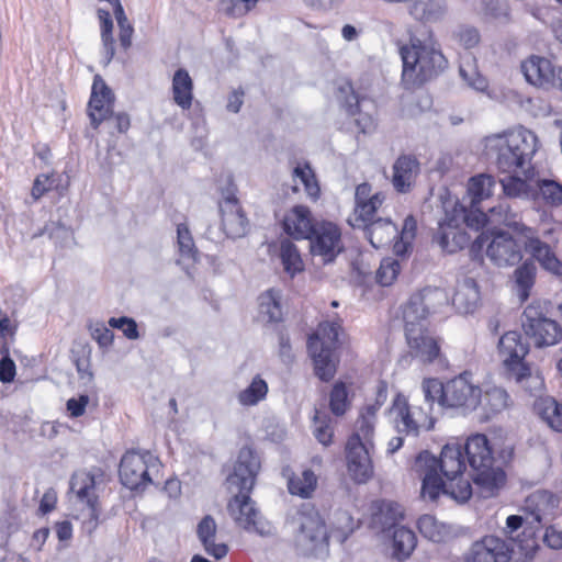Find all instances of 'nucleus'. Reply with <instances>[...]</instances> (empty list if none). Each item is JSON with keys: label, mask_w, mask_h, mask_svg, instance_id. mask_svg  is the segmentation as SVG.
Segmentation results:
<instances>
[{"label": "nucleus", "mask_w": 562, "mask_h": 562, "mask_svg": "<svg viewBox=\"0 0 562 562\" xmlns=\"http://www.w3.org/2000/svg\"><path fill=\"white\" fill-rule=\"evenodd\" d=\"M279 257L285 273L291 278L304 270V262L296 245L289 238H282L279 245Z\"/></svg>", "instance_id": "nucleus-42"}, {"label": "nucleus", "mask_w": 562, "mask_h": 562, "mask_svg": "<svg viewBox=\"0 0 562 562\" xmlns=\"http://www.w3.org/2000/svg\"><path fill=\"white\" fill-rule=\"evenodd\" d=\"M296 549L303 555L325 557L328 553V532L324 519L310 504L302 505L290 521Z\"/></svg>", "instance_id": "nucleus-7"}, {"label": "nucleus", "mask_w": 562, "mask_h": 562, "mask_svg": "<svg viewBox=\"0 0 562 562\" xmlns=\"http://www.w3.org/2000/svg\"><path fill=\"white\" fill-rule=\"evenodd\" d=\"M47 234L48 237L59 247H69L74 243V232L70 225L58 221H50L43 231L34 234V238Z\"/></svg>", "instance_id": "nucleus-46"}, {"label": "nucleus", "mask_w": 562, "mask_h": 562, "mask_svg": "<svg viewBox=\"0 0 562 562\" xmlns=\"http://www.w3.org/2000/svg\"><path fill=\"white\" fill-rule=\"evenodd\" d=\"M463 450L470 467L475 472L471 479L480 490L481 496L484 498L493 496L504 483L505 473L501 469L493 468V451L487 437L483 434L470 436Z\"/></svg>", "instance_id": "nucleus-6"}, {"label": "nucleus", "mask_w": 562, "mask_h": 562, "mask_svg": "<svg viewBox=\"0 0 562 562\" xmlns=\"http://www.w3.org/2000/svg\"><path fill=\"white\" fill-rule=\"evenodd\" d=\"M495 179L492 175L480 173L469 179L467 184V195L469 206L476 207L484 200L492 196L495 188Z\"/></svg>", "instance_id": "nucleus-34"}, {"label": "nucleus", "mask_w": 562, "mask_h": 562, "mask_svg": "<svg viewBox=\"0 0 562 562\" xmlns=\"http://www.w3.org/2000/svg\"><path fill=\"white\" fill-rule=\"evenodd\" d=\"M403 518L402 506L393 501L379 499L370 506V527L376 532H383L395 526Z\"/></svg>", "instance_id": "nucleus-22"}, {"label": "nucleus", "mask_w": 562, "mask_h": 562, "mask_svg": "<svg viewBox=\"0 0 562 562\" xmlns=\"http://www.w3.org/2000/svg\"><path fill=\"white\" fill-rule=\"evenodd\" d=\"M261 467L258 454L249 447L239 450L237 460L226 477V488L234 496L227 512L235 524L248 532L269 533V526L249 497Z\"/></svg>", "instance_id": "nucleus-3"}, {"label": "nucleus", "mask_w": 562, "mask_h": 562, "mask_svg": "<svg viewBox=\"0 0 562 562\" xmlns=\"http://www.w3.org/2000/svg\"><path fill=\"white\" fill-rule=\"evenodd\" d=\"M488 213L491 223L503 224L514 229L522 237L526 235V233H530L531 227L526 226L521 222L519 213L513 211L510 205L506 202H499L496 206L490 207Z\"/></svg>", "instance_id": "nucleus-35"}, {"label": "nucleus", "mask_w": 562, "mask_h": 562, "mask_svg": "<svg viewBox=\"0 0 562 562\" xmlns=\"http://www.w3.org/2000/svg\"><path fill=\"white\" fill-rule=\"evenodd\" d=\"M515 380L521 384V386L529 392L540 391L543 386V380L539 373L533 374L530 368L526 366H519L518 370L513 372Z\"/></svg>", "instance_id": "nucleus-61"}, {"label": "nucleus", "mask_w": 562, "mask_h": 562, "mask_svg": "<svg viewBox=\"0 0 562 562\" xmlns=\"http://www.w3.org/2000/svg\"><path fill=\"white\" fill-rule=\"evenodd\" d=\"M390 414L400 435L417 437L422 431L434 428L435 420L428 409L418 405H409L407 398L402 394H397L393 400Z\"/></svg>", "instance_id": "nucleus-10"}, {"label": "nucleus", "mask_w": 562, "mask_h": 562, "mask_svg": "<svg viewBox=\"0 0 562 562\" xmlns=\"http://www.w3.org/2000/svg\"><path fill=\"white\" fill-rule=\"evenodd\" d=\"M70 490L81 505L99 502L94 476L88 472L75 473L70 480Z\"/></svg>", "instance_id": "nucleus-39"}, {"label": "nucleus", "mask_w": 562, "mask_h": 562, "mask_svg": "<svg viewBox=\"0 0 562 562\" xmlns=\"http://www.w3.org/2000/svg\"><path fill=\"white\" fill-rule=\"evenodd\" d=\"M521 173H508L507 177L501 179L503 192L508 198L530 199L536 198V190L524 179Z\"/></svg>", "instance_id": "nucleus-45"}, {"label": "nucleus", "mask_w": 562, "mask_h": 562, "mask_svg": "<svg viewBox=\"0 0 562 562\" xmlns=\"http://www.w3.org/2000/svg\"><path fill=\"white\" fill-rule=\"evenodd\" d=\"M81 529L88 536H91L100 524L101 508L99 502L95 504H83L81 505Z\"/></svg>", "instance_id": "nucleus-58"}, {"label": "nucleus", "mask_w": 562, "mask_h": 562, "mask_svg": "<svg viewBox=\"0 0 562 562\" xmlns=\"http://www.w3.org/2000/svg\"><path fill=\"white\" fill-rule=\"evenodd\" d=\"M529 352V345L524 341L521 335L516 330L505 333L498 340V353L504 366L512 372L518 370Z\"/></svg>", "instance_id": "nucleus-21"}, {"label": "nucleus", "mask_w": 562, "mask_h": 562, "mask_svg": "<svg viewBox=\"0 0 562 562\" xmlns=\"http://www.w3.org/2000/svg\"><path fill=\"white\" fill-rule=\"evenodd\" d=\"M217 524L211 515H206L198 524L196 535L207 554L220 560L227 554L225 543H215Z\"/></svg>", "instance_id": "nucleus-30"}, {"label": "nucleus", "mask_w": 562, "mask_h": 562, "mask_svg": "<svg viewBox=\"0 0 562 562\" xmlns=\"http://www.w3.org/2000/svg\"><path fill=\"white\" fill-rule=\"evenodd\" d=\"M292 178L294 182L300 180L308 198L316 200L319 196L321 189L315 173L308 164H297L293 169Z\"/></svg>", "instance_id": "nucleus-50"}, {"label": "nucleus", "mask_w": 562, "mask_h": 562, "mask_svg": "<svg viewBox=\"0 0 562 562\" xmlns=\"http://www.w3.org/2000/svg\"><path fill=\"white\" fill-rule=\"evenodd\" d=\"M158 459L149 451H127L121 459L120 479L131 490L151 483L150 471L157 470Z\"/></svg>", "instance_id": "nucleus-12"}, {"label": "nucleus", "mask_w": 562, "mask_h": 562, "mask_svg": "<svg viewBox=\"0 0 562 562\" xmlns=\"http://www.w3.org/2000/svg\"><path fill=\"white\" fill-rule=\"evenodd\" d=\"M549 306L547 301H532L521 315L524 333L538 348L554 346L562 339L561 326L548 316Z\"/></svg>", "instance_id": "nucleus-8"}, {"label": "nucleus", "mask_w": 562, "mask_h": 562, "mask_svg": "<svg viewBox=\"0 0 562 562\" xmlns=\"http://www.w3.org/2000/svg\"><path fill=\"white\" fill-rule=\"evenodd\" d=\"M310 240L311 254L323 263L333 262L344 250L340 228L333 222L321 221L313 229Z\"/></svg>", "instance_id": "nucleus-13"}, {"label": "nucleus", "mask_w": 562, "mask_h": 562, "mask_svg": "<svg viewBox=\"0 0 562 562\" xmlns=\"http://www.w3.org/2000/svg\"><path fill=\"white\" fill-rule=\"evenodd\" d=\"M524 522H526V517L524 518L518 515L508 516L506 519L505 532L510 540V542H508L509 544L514 547V543H516L521 551L527 553L536 547V541L533 539L536 530L530 529V527L525 528L522 533L526 535L528 532V536L526 539H519L518 530L522 527Z\"/></svg>", "instance_id": "nucleus-40"}, {"label": "nucleus", "mask_w": 562, "mask_h": 562, "mask_svg": "<svg viewBox=\"0 0 562 562\" xmlns=\"http://www.w3.org/2000/svg\"><path fill=\"white\" fill-rule=\"evenodd\" d=\"M419 173V162L411 155L400 156L393 165L392 183L397 192L409 191Z\"/></svg>", "instance_id": "nucleus-28"}, {"label": "nucleus", "mask_w": 562, "mask_h": 562, "mask_svg": "<svg viewBox=\"0 0 562 562\" xmlns=\"http://www.w3.org/2000/svg\"><path fill=\"white\" fill-rule=\"evenodd\" d=\"M538 138L531 131L518 127L484 138L486 157L504 173H521L528 177L531 160L537 151Z\"/></svg>", "instance_id": "nucleus-4"}, {"label": "nucleus", "mask_w": 562, "mask_h": 562, "mask_svg": "<svg viewBox=\"0 0 562 562\" xmlns=\"http://www.w3.org/2000/svg\"><path fill=\"white\" fill-rule=\"evenodd\" d=\"M317 223L311 210L302 204L286 210L281 218L283 232L295 240H306L311 237Z\"/></svg>", "instance_id": "nucleus-17"}, {"label": "nucleus", "mask_w": 562, "mask_h": 562, "mask_svg": "<svg viewBox=\"0 0 562 562\" xmlns=\"http://www.w3.org/2000/svg\"><path fill=\"white\" fill-rule=\"evenodd\" d=\"M282 293L277 289H269L258 297V317L265 323H279L283 318L281 306Z\"/></svg>", "instance_id": "nucleus-33"}, {"label": "nucleus", "mask_w": 562, "mask_h": 562, "mask_svg": "<svg viewBox=\"0 0 562 562\" xmlns=\"http://www.w3.org/2000/svg\"><path fill=\"white\" fill-rule=\"evenodd\" d=\"M387 398V389L384 382H381L376 389V395L372 403H367L359 413L355 425V432L358 440L371 443L374 436V428L378 419V412L384 405Z\"/></svg>", "instance_id": "nucleus-18"}, {"label": "nucleus", "mask_w": 562, "mask_h": 562, "mask_svg": "<svg viewBox=\"0 0 562 562\" xmlns=\"http://www.w3.org/2000/svg\"><path fill=\"white\" fill-rule=\"evenodd\" d=\"M341 92L350 91V94L346 98L344 106L350 116L355 117V124L361 133H371L375 128V121L373 116L368 112L369 109L373 108L371 101L366 99L359 100L350 86L340 89Z\"/></svg>", "instance_id": "nucleus-25"}, {"label": "nucleus", "mask_w": 562, "mask_h": 562, "mask_svg": "<svg viewBox=\"0 0 562 562\" xmlns=\"http://www.w3.org/2000/svg\"><path fill=\"white\" fill-rule=\"evenodd\" d=\"M317 486V476L312 470H304L301 474L293 475L288 482L289 492L302 498L312 496Z\"/></svg>", "instance_id": "nucleus-47"}, {"label": "nucleus", "mask_w": 562, "mask_h": 562, "mask_svg": "<svg viewBox=\"0 0 562 562\" xmlns=\"http://www.w3.org/2000/svg\"><path fill=\"white\" fill-rule=\"evenodd\" d=\"M172 99L175 103L183 110L192 105L193 100V80L189 72L180 68L172 77Z\"/></svg>", "instance_id": "nucleus-37"}, {"label": "nucleus", "mask_w": 562, "mask_h": 562, "mask_svg": "<svg viewBox=\"0 0 562 562\" xmlns=\"http://www.w3.org/2000/svg\"><path fill=\"white\" fill-rule=\"evenodd\" d=\"M177 237L180 255L183 258L195 261L198 251L194 247L193 238L186 225H178Z\"/></svg>", "instance_id": "nucleus-63"}, {"label": "nucleus", "mask_w": 562, "mask_h": 562, "mask_svg": "<svg viewBox=\"0 0 562 562\" xmlns=\"http://www.w3.org/2000/svg\"><path fill=\"white\" fill-rule=\"evenodd\" d=\"M459 74L467 85L476 91L483 92L488 87L486 78L477 69L475 58L470 55L462 58Z\"/></svg>", "instance_id": "nucleus-44"}, {"label": "nucleus", "mask_w": 562, "mask_h": 562, "mask_svg": "<svg viewBox=\"0 0 562 562\" xmlns=\"http://www.w3.org/2000/svg\"><path fill=\"white\" fill-rule=\"evenodd\" d=\"M514 547L506 540L488 536L472 544L467 562H508Z\"/></svg>", "instance_id": "nucleus-16"}, {"label": "nucleus", "mask_w": 562, "mask_h": 562, "mask_svg": "<svg viewBox=\"0 0 562 562\" xmlns=\"http://www.w3.org/2000/svg\"><path fill=\"white\" fill-rule=\"evenodd\" d=\"M307 347L314 360L316 375L323 381H329L336 372L334 349L319 347L318 340H308Z\"/></svg>", "instance_id": "nucleus-31"}, {"label": "nucleus", "mask_w": 562, "mask_h": 562, "mask_svg": "<svg viewBox=\"0 0 562 562\" xmlns=\"http://www.w3.org/2000/svg\"><path fill=\"white\" fill-rule=\"evenodd\" d=\"M348 394L344 383H336L330 393V409L336 416L344 415L348 409Z\"/></svg>", "instance_id": "nucleus-62"}, {"label": "nucleus", "mask_w": 562, "mask_h": 562, "mask_svg": "<svg viewBox=\"0 0 562 562\" xmlns=\"http://www.w3.org/2000/svg\"><path fill=\"white\" fill-rule=\"evenodd\" d=\"M369 443L350 436L346 443L347 469L351 479L359 484L367 483L374 473L369 454Z\"/></svg>", "instance_id": "nucleus-15"}, {"label": "nucleus", "mask_w": 562, "mask_h": 562, "mask_svg": "<svg viewBox=\"0 0 562 562\" xmlns=\"http://www.w3.org/2000/svg\"><path fill=\"white\" fill-rule=\"evenodd\" d=\"M445 383H441L437 379H426L422 383V391L424 394L425 409H428L429 414L435 402L442 407Z\"/></svg>", "instance_id": "nucleus-57"}, {"label": "nucleus", "mask_w": 562, "mask_h": 562, "mask_svg": "<svg viewBox=\"0 0 562 562\" xmlns=\"http://www.w3.org/2000/svg\"><path fill=\"white\" fill-rule=\"evenodd\" d=\"M114 95L111 89L105 85L100 76L93 79L90 101L88 103V114L94 128L110 115L113 111Z\"/></svg>", "instance_id": "nucleus-20"}, {"label": "nucleus", "mask_w": 562, "mask_h": 562, "mask_svg": "<svg viewBox=\"0 0 562 562\" xmlns=\"http://www.w3.org/2000/svg\"><path fill=\"white\" fill-rule=\"evenodd\" d=\"M484 246L487 257L499 267L514 266L522 258L520 246L505 232L480 234L472 244V250L480 251Z\"/></svg>", "instance_id": "nucleus-11"}, {"label": "nucleus", "mask_w": 562, "mask_h": 562, "mask_svg": "<svg viewBox=\"0 0 562 562\" xmlns=\"http://www.w3.org/2000/svg\"><path fill=\"white\" fill-rule=\"evenodd\" d=\"M268 391V383L260 375H256L250 384L238 393V403L241 406H255L267 397Z\"/></svg>", "instance_id": "nucleus-49"}, {"label": "nucleus", "mask_w": 562, "mask_h": 562, "mask_svg": "<svg viewBox=\"0 0 562 562\" xmlns=\"http://www.w3.org/2000/svg\"><path fill=\"white\" fill-rule=\"evenodd\" d=\"M417 544L415 532L406 527H396L392 536L393 557L404 561L411 557Z\"/></svg>", "instance_id": "nucleus-43"}, {"label": "nucleus", "mask_w": 562, "mask_h": 562, "mask_svg": "<svg viewBox=\"0 0 562 562\" xmlns=\"http://www.w3.org/2000/svg\"><path fill=\"white\" fill-rule=\"evenodd\" d=\"M449 304L446 290L427 286L414 293L402 310L409 353L423 363L434 362L440 355L437 339L427 328V317Z\"/></svg>", "instance_id": "nucleus-2"}, {"label": "nucleus", "mask_w": 562, "mask_h": 562, "mask_svg": "<svg viewBox=\"0 0 562 562\" xmlns=\"http://www.w3.org/2000/svg\"><path fill=\"white\" fill-rule=\"evenodd\" d=\"M331 418L325 412L315 411L313 417V434L319 443L328 446L333 438Z\"/></svg>", "instance_id": "nucleus-56"}, {"label": "nucleus", "mask_w": 562, "mask_h": 562, "mask_svg": "<svg viewBox=\"0 0 562 562\" xmlns=\"http://www.w3.org/2000/svg\"><path fill=\"white\" fill-rule=\"evenodd\" d=\"M222 216V229L229 238L244 237L249 229V222L246 217L237 198L228 193L220 202Z\"/></svg>", "instance_id": "nucleus-19"}, {"label": "nucleus", "mask_w": 562, "mask_h": 562, "mask_svg": "<svg viewBox=\"0 0 562 562\" xmlns=\"http://www.w3.org/2000/svg\"><path fill=\"white\" fill-rule=\"evenodd\" d=\"M536 196H539L548 206H562V184L554 180H539Z\"/></svg>", "instance_id": "nucleus-51"}, {"label": "nucleus", "mask_w": 562, "mask_h": 562, "mask_svg": "<svg viewBox=\"0 0 562 562\" xmlns=\"http://www.w3.org/2000/svg\"><path fill=\"white\" fill-rule=\"evenodd\" d=\"M481 387L472 373L464 371L445 383L442 407L459 409L463 415L477 411Z\"/></svg>", "instance_id": "nucleus-9"}, {"label": "nucleus", "mask_w": 562, "mask_h": 562, "mask_svg": "<svg viewBox=\"0 0 562 562\" xmlns=\"http://www.w3.org/2000/svg\"><path fill=\"white\" fill-rule=\"evenodd\" d=\"M446 0H413L409 5V14L423 23H438L448 14Z\"/></svg>", "instance_id": "nucleus-29"}, {"label": "nucleus", "mask_w": 562, "mask_h": 562, "mask_svg": "<svg viewBox=\"0 0 562 562\" xmlns=\"http://www.w3.org/2000/svg\"><path fill=\"white\" fill-rule=\"evenodd\" d=\"M453 40L463 48L471 49L479 45L481 35L479 30L469 24L459 25L452 33Z\"/></svg>", "instance_id": "nucleus-59"}, {"label": "nucleus", "mask_w": 562, "mask_h": 562, "mask_svg": "<svg viewBox=\"0 0 562 562\" xmlns=\"http://www.w3.org/2000/svg\"><path fill=\"white\" fill-rule=\"evenodd\" d=\"M417 464L425 468L420 495L435 502L446 495L459 504L467 503L472 494L470 477H465L463 449L459 445L447 443L437 459L427 451L418 454Z\"/></svg>", "instance_id": "nucleus-1"}, {"label": "nucleus", "mask_w": 562, "mask_h": 562, "mask_svg": "<svg viewBox=\"0 0 562 562\" xmlns=\"http://www.w3.org/2000/svg\"><path fill=\"white\" fill-rule=\"evenodd\" d=\"M416 233V221L413 216H407L404 221L403 228L398 233L397 238L393 246L394 254L398 257H404L412 246V241Z\"/></svg>", "instance_id": "nucleus-54"}, {"label": "nucleus", "mask_w": 562, "mask_h": 562, "mask_svg": "<svg viewBox=\"0 0 562 562\" xmlns=\"http://www.w3.org/2000/svg\"><path fill=\"white\" fill-rule=\"evenodd\" d=\"M419 532L432 542H442L450 536V528L431 515H423L417 521Z\"/></svg>", "instance_id": "nucleus-48"}, {"label": "nucleus", "mask_w": 562, "mask_h": 562, "mask_svg": "<svg viewBox=\"0 0 562 562\" xmlns=\"http://www.w3.org/2000/svg\"><path fill=\"white\" fill-rule=\"evenodd\" d=\"M98 16L101 23V38L104 47L106 63H110L115 54L114 40L112 36L113 22L108 10L99 9Z\"/></svg>", "instance_id": "nucleus-53"}, {"label": "nucleus", "mask_w": 562, "mask_h": 562, "mask_svg": "<svg viewBox=\"0 0 562 562\" xmlns=\"http://www.w3.org/2000/svg\"><path fill=\"white\" fill-rule=\"evenodd\" d=\"M525 248L539 263L540 266L552 272L553 274H562V263L557 258L551 247L539 239L533 228H530V233H526Z\"/></svg>", "instance_id": "nucleus-23"}, {"label": "nucleus", "mask_w": 562, "mask_h": 562, "mask_svg": "<svg viewBox=\"0 0 562 562\" xmlns=\"http://www.w3.org/2000/svg\"><path fill=\"white\" fill-rule=\"evenodd\" d=\"M385 195L382 192H376L372 195L371 200L355 204L353 220H349L352 226L367 227L370 223L375 222L376 214L382 207Z\"/></svg>", "instance_id": "nucleus-38"}, {"label": "nucleus", "mask_w": 562, "mask_h": 562, "mask_svg": "<svg viewBox=\"0 0 562 562\" xmlns=\"http://www.w3.org/2000/svg\"><path fill=\"white\" fill-rule=\"evenodd\" d=\"M400 271L401 263L397 259L392 257L384 258L376 271V281L382 286H389L396 280Z\"/></svg>", "instance_id": "nucleus-60"}, {"label": "nucleus", "mask_w": 562, "mask_h": 562, "mask_svg": "<svg viewBox=\"0 0 562 562\" xmlns=\"http://www.w3.org/2000/svg\"><path fill=\"white\" fill-rule=\"evenodd\" d=\"M480 291L476 282L467 278L458 284L452 297V304L459 313H473L479 306Z\"/></svg>", "instance_id": "nucleus-32"}, {"label": "nucleus", "mask_w": 562, "mask_h": 562, "mask_svg": "<svg viewBox=\"0 0 562 562\" xmlns=\"http://www.w3.org/2000/svg\"><path fill=\"white\" fill-rule=\"evenodd\" d=\"M340 330L341 325L339 321L324 322L319 324L316 334L310 337L308 340H318L319 347L335 349Z\"/></svg>", "instance_id": "nucleus-52"}, {"label": "nucleus", "mask_w": 562, "mask_h": 562, "mask_svg": "<svg viewBox=\"0 0 562 562\" xmlns=\"http://www.w3.org/2000/svg\"><path fill=\"white\" fill-rule=\"evenodd\" d=\"M521 71L526 80L536 87L555 86V69L548 58L531 56L521 64Z\"/></svg>", "instance_id": "nucleus-24"}, {"label": "nucleus", "mask_w": 562, "mask_h": 562, "mask_svg": "<svg viewBox=\"0 0 562 562\" xmlns=\"http://www.w3.org/2000/svg\"><path fill=\"white\" fill-rule=\"evenodd\" d=\"M510 404L512 400L508 392L501 386L492 385L484 391L481 390L477 411L482 418L491 419L507 409Z\"/></svg>", "instance_id": "nucleus-27"}, {"label": "nucleus", "mask_w": 562, "mask_h": 562, "mask_svg": "<svg viewBox=\"0 0 562 562\" xmlns=\"http://www.w3.org/2000/svg\"><path fill=\"white\" fill-rule=\"evenodd\" d=\"M536 266L526 261L515 270L517 286L519 288V296L526 300L529 296V290L532 288L536 277Z\"/></svg>", "instance_id": "nucleus-55"}, {"label": "nucleus", "mask_w": 562, "mask_h": 562, "mask_svg": "<svg viewBox=\"0 0 562 562\" xmlns=\"http://www.w3.org/2000/svg\"><path fill=\"white\" fill-rule=\"evenodd\" d=\"M560 499L547 490H538L529 494L524 502L522 509L526 524L530 529L538 530L552 521L558 513Z\"/></svg>", "instance_id": "nucleus-14"}, {"label": "nucleus", "mask_w": 562, "mask_h": 562, "mask_svg": "<svg viewBox=\"0 0 562 562\" xmlns=\"http://www.w3.org/2000/svg\"><path fill=\"white\" fill-rule=\"evenodd\" d=\"M458 225L457 217L439 223L435 240L446 252H457L469 244V236L465 232L459 229Z\"/></svg>", "instance_id": "nucleus-26"}, {"label": "nucleus", "mask_w": 562, "mask_h": 562, "mask_svg": "<svg viewBox=\"0 0 562 562\" xmlns=\"http://www.w3.org/2000/svg\"><path fill=\"white\" fill-rule=\"evenodd\" d=\"M461 216L467 226L479 231L485 223L490 222V213L487 214L484 210L476 205V207H471L467 210L462 207Z\"/></svg>", "instance_id": "nucleus-64"}, {"label": "nucleus", "mask_w": 562, "mask_h": 562, "mask_svg": "<svg viewBox=\"0 0 562 562\" xmlns=\"http://www.w3.org/2000/svg\"><path fill=\"white\" fill-rule=\"evenodd\" d=\"M533 407L550 428L562 432V404L551 396H542L536 400Z\"/></svg>", "instance_id": "nucleus-41"}, {"label": "nucleus", "mask_w": 562, "mask_h": 562, "mask_svg": "<svg viewBox=\"0 0 562 562\" xmlns=\"http://www.w3.org/2000/svg\"><path fill=\"white\" fill-rule=\"evenodd\" d=\"M364 228L374 248L386 246L398 236V229L390 218L378 217Z\"/></svg>", "instance_id": "nucleus-36"}, {"label": "nucleus", "mask_w": 562, "mask_h": 562, "mask_svg": "<svg viewBox=\"0 0 562 562\" xmlns=\"http://www.w3.org/2000/svg\"><path fill=\"white\" fill-rule=\"evenodd\" d=\"M400 54L402 79L407 87L420 86L447 67V59L431 34L425 40L411 37L409 43L400 48Z\"/></svg>", "instance_id": "nucleus-5"}]
</instances>
